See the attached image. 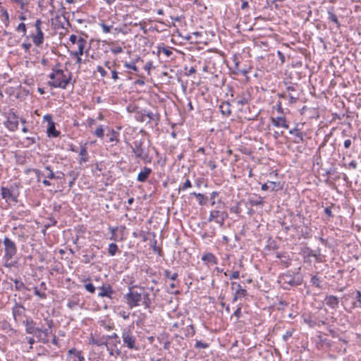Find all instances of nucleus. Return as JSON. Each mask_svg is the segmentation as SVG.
<instances>
[{
  "mask_svg": "<svg viewBox=\"0 0 361 361\" xmlns=\"http://www.w3.org/2000/svg\"><path fill=\"white\" fill-rule=\"evenodd\" d=\"M127 304L130 308L142 305L145 308H149L151 305L149 294L144 288H140L139 290H134L130 288V291L125 295Z\"/></svg>",
  "mask_w": 361,
  "mask_h": 361,
  "instance_id": "obj_1",
  "label": "nucleus"
},
{
  "mask_svg": "<svg viewBox=\"0 0 361 361\" xmlns=\"http://www.w3.org/2000/svg\"><path fill=\"white\" fill-rule=\"evenodd\" d=\"M17 30L18 31H22L23 33V35H25V33H26V25H25V24L23 23H20L18 25Z\"/></svg>",
  "mask_w": 361,
  "mask_h": 361,
  "instance_id": "obj_39",
  "label": "nucleus"
},
{
  "mask_svg": "<svg viewBox=\"0 0 361 361\" xmlns=\"http://www.w3.org/2000/svg\"><path fill=\"white\" fill-rule=\"evenodd\" d=\"M240 276V272L238 271H233L231 275V279H238Z\"/></svg>",
  "mask_w": 361,
  "mask_h": 361,
  "instance_id": "obj_51",
  "label": "nucleus"
},
{
  "mask_svg": "<svg viewBox=\"0 0 361 361\" xmlns=\"http://www.w3.org/2000/svg\"><path fill=\"white\" fill-rule=\"evenodd\" d=\"M117 250H118V246H117L116 244L111 243L109 245L108 252H109V255H111V256L115 255V254L116 253Z\"/></svg>",
  "mask_w": 361,
  "mask_h": 361,
  "instance_id": "obj_27",
  "label": "nucleus"
},
{
  "mask_svg": "<svg viewBox=\"0 0 361 361\" xmlns=\"http://www.w3.org/2000/svg\"><path fill=\"white\" fill-rule=\"evenodd\" d=\"M289 133L294 135L296 137L297 140H295V142L299 143L303 140V135L302 133H300L298 129H297V128L292 129L289 131Z\"/></svg>",
  "mask_w": 361,
  "mask_h": 361,
  "instance_id": "obj_21",
  "label": "nucleus"
},
{
  "mask_svg": "<svg viewBox=\"0 0 361 361\" xmlns=\"http://www.w3.org/2000/svg\"><path fill=\"white\" fill-rule=\"evenodd\" d=\"M351 145V140L350 139H348V140H345L344 141V147L345 148L348 149L350 147Z\"/></svg>",
  "mask_w": 361,
  "mask_h": 361,
  "instance_id": "obj_54",
  "label": "nucleus"
},
{
  "mask_svg": "<svg viewBox=\"0 0 361 361\" xmlns=\"http://www.w3.org/2000/svg\"><path fill=\"white\" fill-rule=\"evenodd\" d=\"M195 329L192 325L186 327L185 336L188 337L192 336L195 334Z\"/></svg>",
  "mask_w": 361,
  "mask_h": 361,
  "instance_id": "obj_32",
  "label": "nucleus"
},
{
  "mask_svg": "<svg viewBox=\"0 0 361 361\" xmlns=\"http://www.w3.org/2000/svg\"><path fill=\"white\" fill-rule=\"evenodd\" d=\"M218 196V192H213L212 194H211V196H210V199L212 200V205H214L215 204V201H214V199L215 197Z\"/></svg>",
  "mask_w": 361,
  "mask_h": 361,
  "instance_id": "obj_49",
  "label": "nucleus"
},
{
  "mask_svg": "<svg viewBox=\"0 0 361 361\" xmlns=\"http://www.w3.org/2000/svg\"><path fill=\"white\" fill-rule=\"evenodd\" d=\"M76 49L71 51V55L74 56H82L84 53V49L87 45V42L84 39L83 40H79V43L76 44Z\"/></svg>",
  "mask_w": 361,
  "mask_h": 361,
  "instance_id": "obj_9",
  "label": "nucleus"
},
{
  "mask_svg": "<svg viewBox=\"0 0 361 361\" xmlns=\"http://www.w3.org/2000/svg\"><path fill=\"white\" fill-rule=\"evenodd\" d=\"M109 137V142H118V133L115 132L114 130H111L109 133L106 134Z\"/></svg>",
  "mask_w": 361,
  "mask_h": 361,
  "instance_id": "obj_23",
  "label": "nucleus"
},
{
  "mask_svg": "<svg viewBox=\"0 0 361 361\" xmlns=\"http://www.w3.org/2000/svg\"><path fill=\"white\" fill-rule=\"evenodd\" d=\"M269 188H270L269 184L268 185L267 183H264L262 186V190H267Z\"/></svg>",
  "mask_w": 361,
  "mask_h": 361,
  "instance_id": "obj_61",
  "label": "nucleus"
},
{
  "mask_svg": "<svg viewBox=\"0 0 361 361\" xmlns=\"http://www.w3.org/2000/svg\"><path fill=\"white\" fill-rule=\"evenodd\" d=\"M42 21L40 19H37L35 21V27L36 28L37 32L42 31L41 28Z\"/></svg>",
  "mask_w": 361,
  "mask_h": 361,
  "instance_id": "obj_44",
  "label": "nucleus"
},
{
  "mask_svg": "<svg viewBox=\"0 0 361 361\" xmlns=\"http://www.w3.org/2000/svg\"><path fill=\"white\" fill-rule=\"evenodd\" d=\"M124 66L126 68L131 69V70H133V71H134L135 72H137L138 71V68L136 66L135 63L134 61L130 62V63L125 62L124 63Z\"/></svg>",
  "mask_w": 361,
  "mask_h": 361,
  "instance_id": "obj_29",
  "label": "nucleus"
},
{
  "mask_svg": "<svg viewBox=\"0 0 361 361\" xmlns=\"http://www.w3.org/2000/svg\"><path fill=\"white\" fill-rule=\"evenodd\" d=\"M47 133L49 136H52L54 137H56L59 135V132L56 130L54 123L53 122H50L49 123Z\"/></svg>",
  "mask_w": 361,
  "mask_h": 361,
  "instance_id": "obj_20",
  "label": "nucleus"
},
{
  "mask_svg": "<svg viewBox=\"0 0 361 361\" xmlns=\"http://www.w3.org/2000/svg\"><path fill=\"white\" fill-rule=\"evenodd\" d=\"M97 70L100 73L102 77H104L106 75V72L104 71V69L102 66H98L97 67Z\"/></svg>",
  "mask_w": 361,
  "mask_h": 361,
  "instance_id": "obj_46",
  "label": "nucleus"
},
{
  "mask_svg": "<svg viewBox=\"0 0 361 361\" xmlns=\"http://www.w3.org/2000/svg\"><path fill=\"white\" fill-rule=\"evenodd\" d=\"M1 195H2V197L4 199L9 197L11 196L10 190L6 188H1Z\"/></svg>",
  "mask_w": 361,
  "mask_h": 361,
  "instance_id": "obj_36",
  "label": "nucleus"
},
{
  "mask_svg": "<svg viewBox=\"0 0 361 361\" xmlns=\"http://www.w3.org/2000/svg\"><path fill=\"white\" fill-rule=\"evenodd\" d=\"M287 90L290 92L288 96H284V97H288L289 98V102L290 104L295 103L298 99H299V94L295 93V89L293 86H288L287 87ZM283 97V95H282Z\"/></svg>",
  "mask_w": 361,
  "mask_h": 361,
  "instance_id": "obj_12",
  "label": "nucleus"
},
{
  "mask_svg": "<svg viewBox=\"0 0 361 361\" xmlns=\"http://www.w3.org/2000/svg\"><path fill=\"white\" fill-rule=\"evenodd\" d=\"M191 195H194L195 197H196V198L198 200L200 204L202 205V204H204L205 203V200H207V198L202 194L192 192V193H191Z\"/></svg>",
  "mask_w": 361,
  "mask_h": 361,
  "instance_id": "obj_24",
  "label": "nucleus"
},
{
  "mask_svg": "<svg viewBox=\"0 0 361 361\" xmlns=\"http://www.w3.org/2000/svg\"><path fill=\"white\" fill-rule=\"evenodd\" d=\"M35 294L37 296H39V298H46L47 295L45 294V293H42L40 292L37 288H35Z\"/></svg>",
  "mask_w": 361,
  "mask_h": 361,
  "instance_id": "obj_43",
  "label": "nucleus"
},
{
  "mask_svg": "<svg viewBox=\"0 0 361 361\" xmlns=\"http://www.w3.org/2000/svg\"><path fill=\"white\" fill-rule=\"evenodd\" d=\"M202 259L207 262V264H216L217 259L216 257L212 253H207L202 256Z\"/></svg>",
  "mask_w": 361,
  "mask_h": 361,
  "instance_id": "obj_17",
  "label": "nucleus"
},
{
  "mask_svg": "<svg viewBox=\"0 0 361 361\" xmlns=\"http://www.w3.org/2000/svg\"><path fill=\"white\" fill-rule=\"evenodd\" d=\"M85 289H86L88 292H90V293H94V291H95V288H94V286H93V284H92V283H86V284L85 285Z\"/></svg>",
  "mask_w": 361,
  "mask_h": 361,
  "instance_id": "obj_38",
  "label": "nucleus"
},
{
  "mask_svg": "<svg viewBox=\"0 0 361 361\" xmlns=\"http://www.w3.org/2000/svg\"><path fill=\"white\" fill-rule=\"evenodd\" d=\"M146 116L150 119V120H155L156 115L153 114L152 112H147Z\"/></svg>",
  "mask_w": 361,
  "mask_h": 361,
  "instance_id": "obj_53",
  "label": "nucleus"
},
{
  "mask_svg": "<svg viewBox=\"0 0 361 361\" xmlns=\"http://www.w3.org/2000/svg\"><path fill=\"white\" fill-rule=\"evenodd\" d=\"M357 298L359 303V307H361V292L357 291Z\"/></svg>",
  "mask_w": 361,
  "mask_h": 361,
  "instance_id": "obj_56",
  "label": "nucleus"
},
{
  "mask_svg": "<svg viewBox=\"0 0 361 361\" xmlns=\"http://www.w3.org/2000/svg\"><path fill=\"white\" fill-rule=\"evenodd\" d=\"M113 293L114 290L109 285L102 286L99 288V297H108L111 298Z\"/></svg>",
  "mask_w": 361,
  "mask_h": 361,
  "instance_id": "obj_11",
  "label": "nucleus"
},
{
  "mask_svg": "<svg viewBox=\"0 0 361 361\" xmlns=\"http://www.w3.org/2000/svg\"><path fill=\"white\" fill-rule=\"evenodd\" d=\"M235 102L238 104V105H245L246 104H247L248 102V99L245 97H242L240 99H236L235 100Z\"/></svg>",
  "mask_w": 361,
  "mask_h": 361,
  "instance_id": "obj_40",
  "label": "nucleus"
},
{
  "mask_svg": "<svg viewBox=\"0 0 361 361\" xmlns=\"http://www.w3.org/2000/svg\"><path fill=\"white\" fill-rule=\"evenodd\" d=\"M279 185H280L279 183L269 182V186H270L271 190H279L280 188Z\"/></svg>",
  "mask_w": 361,
  "mask_h": 361,
  "instance_id": "obj_41",
  "label": "nucleus"
},
{
  "mask_svg": "<svg viewBox=\"0 0 361 361\" xmlns=\"http://www.w3.org/2000/svg\"><path fill=\"white\" fill-rule=\"evenodd\" d=\"M272 123L276 127H282L283 128H288V124L285 118V117L279 116L276 118H271Z\"/></svg>",
  "mask_w": 361,
  "mask_h": 361,
  "instance_id": "obj_14",
  "label": "nucleus"
},
{
  "mask_svg": "<svg viewBox=\"0 0 361 361\" xmlns=\"http://www.w3.org/2000/svg\"><path fill=\"white\" fill-rule=\"evenodd\" d=\"M151 173L152 170L150 168L144 167L138 173L137 180L140 182H145L148 178Z\"/></svg>",
  "mask_w": 361,
  "mask_h": 361,
  "instance_id": "obj_15",
  "label": "nucleus"
},
{
  "mask_svg": "<svg viewBox=\"0 0 361 361\" xmlns=\"http://www.w3.org/2000/svg\"><path fill=\"white\" fill-rule=\"evenodd\" d=\"M111 339L115 340V343H114L113 345H114L115 348L116 349L117 348L116 343L119 344L121 342L118 336L116 333H114L111 336H108V340H111Z\"/></svg>",
  "mask_w": 361,
  "mask_h": 361,
  "instance_id": "obj_31",
  "label": "nucleus"
},
{
  "mask_svg": "<svg viewBox=\"0 0 361 361\" xmlns=\"http://www.w3.org/2000/svg\"><path fill=\"white\" fill-rule=\"evenodd\" d=\"M83 39H84V38H82L81 37H78L75 35H71L70 36V41L73 44H76L79 43V40H83Z\"/></svg>",
  "mask_w": 361,
  "mask_h": 361,
  "instance_id": "obj_33",
  "label": "nucleus"
},
{
  "mask_svg": "<svg viewBox=\"0 0 361 361\" xmlns=\"http://www.w3.org/2000/svg\"><path fill=\"white\" fill-rule=\"evenodd\" d=\"M241 314V308L238 307L233 313V315L235 316L237 318H239Z\"/></svg>",
  "mask_w": 361,
  "mask_h": 361,
  "instance_id": "obj_52",
  "label": "nucleus"
},
{
  "mask_svg": "<svg viewBox=\"0 0 361 361\" xmlns=\"http://www.w3.org/2000/svg\"><path fill=\"white\" fill-rule=\"evenodd\" d=\"M195 347L197 349L207 348L209 347V344L206 343H203L200 341H197L195 343Z\"/></svg>",
  "mask_w": 361,
  "mask_h": 361,
  "instance_id": "obj_35",
  "label": "nucleus"
},
{
  "mask_svg": "<svg viewBox=\"0 0 361 361\" xmlns=\"http://www.w3.org/2000/svg\"><path fill=\"white\" fill-rule=\"evenodd\" d=\"M111 51L114 54H118L122 52V48L121 47H117L116 49H112Z\"/></svg>",
  "mask_w": 361,
  "mask_h": 361,
  "instance_id": "obj_58",
  "label": "nucleus"
},
{
  "mask_svg": "<svg viewBox=\"0 0 361 361\" xmlns=\"http://www.w3.org/2000/svg\"><path fill=\"white\" fill-rule=\"evenodd\" d=\"M102 30H103V32H109L111 31V27L110 26H108L105 24H102Z\"/></svg>",
  "mask_w": 361,
  "mask_h": 361,
  "instance_id": "obj_50",
  "label": "nucleus"
},
{
  "mask_svg": "<svg viewBox=\"0 0 361 361\" xmlns=\"http://www.w3.org/2000/svg\"><path fill=\"white\" fill-rule=\"evenodd\" d=\"M4 245V259L6 262L11 260L17 253V247L14 241L5 237L3 241Z\"/></svg>",
  "mask_w": 361,
  "mask_h": 361,
  "instance_id": "obj_3",
  "label": "nucleus"
},
{
  "mask_svg": "<svg viewBox=\"0 0 361 361\" xmlns=\"http://www.w3.org/2000/svg\"><path fill=\"white\" fill-rule=\"evenodd\" d=\"M122 338L124 345L129 349L136 348L135 337L133 334V331L129 329H124L122 332Z\"/></svg>",
  "mask_w": 361,
  "mask_h": 361,
  "instance_id": "obj_4",
  "label": "nucleus"
},
{
  "mask_svg": "<svg viewBox=\"0 0 361 361\" xmlns=\"http://www.w3.org/2000/svg\"><path fill=\"white\" fill-rule=\"evenodd\" d=\"M44 119H46V120H47V121H49V123L50 122H52V121H51V116H49V115H46V116H44Z\"/></svg>",
  "mask_w": 361,
  "mask_h": 361,
  "instance_id": "obj_64",
  "label": "nucleus"
},
{
  "mask_svg": "<svg viewBox=\"0 0 361 361\" xmlns=\"http://www.w3.org/2000/svg\"><path fill=\"white\" fill-rule=\"evenodd\" d=\"M35 334L39 336L44 343H47L49 341L48 336L49 334H51L50 327L44 330L37 329L35 331Z\"/></svg>",
  "mask_w": 361,
  "mask_h": 361,
  "instance_id": "obj_13",
  "label": "nucleus"
},
{
  "mask_svg": "<svg viewBox=\"0 0 361 361\" xmlns=\"http://www.w3.org/2000/svg\"><path fill=\"white\" fill-rule=\"evenodd\" d=\"M251 203L253 205L262 204L263 203V198L259 197L257 200H251Z\"/></svg>",
  "mask_w": 361,
  "mask_h": 361,
  "instance_id": "obj_45",
  "label": "nucleus"
},
{
  "mask_svg": "<svg viewBox=\"0 0 361 361\" xmlns=\"http://www.w3.org/2000/svg\"><path fill=\"white\" fill-rule=\"evenodd\" d=\"M93 343H95L97 345H103V344L105 345L106 346V348H107V350H109L110 355H114V354H116V355H119L120 353H121L120 350L118 348L114 349L111 347L110 348L109 346V345H111V343L109 341H106L104 343H99L97 341H93Z\"/></svg>",
  "mask_w": 361,
  "mask_h": 361,
  "instance_id": "obj_16",
  "label": "nucleus"
},
{
  "mask_svg": "<svg viewBox=\"0 0 361 361\" xmlns=\"http://www.w3.org/2000/svg\"><path fill=\"white\" fill-rule=\"evenodd\" d=\"M232 288L235 290L233 300L245 297L247 295V290L241 287V286L235 282L231 283Z\"/></svg>",
  "mask_w": 361,
  "mask_h": 361,
  "instance_id": "obj_8",
  "label": "nucleus"
},
{
  "mask_svg": "<svg viewBox=\"0 0 361 361\" xmlns=\"http://www.w3.org/2000/svg\"><path fill=\"white\" fill-rule=\"evenodd\" d=\"M80 164L87 161V151L85 147H81L80 150Z\"/></svg>",
  "mask_w": 361,
  "mask_h": 361,
  "instance_id": "obj_22",
  "label": "nucleus"
},
{
  "mask_svg": "<svg viewBox=\"0 0 361 361\" xmlns=\"http://www.w3.org/2000/svg\"><path fill=\"white\" fill-rule=\"evenodd\" d=\"M134 146L133 147V151L135 153V155L137 158H140L143 160H145L147 154L145 152L144 148L142 147L141 141H135L133 143Z\"/></svg>",
  "mask_w": 361,
  "mask_h": 361,
  "instance_id": "obj_6",
  "label": "nucleus"
},
{
  "mask_svg": "<svg viewBox=\"0 0 361 361\" xmlns=\"http://www.w3.org/2000/svg\"><path fill=\"white\" fill-rule=\"evenodd\" d=\"M22 47L25 49L26 51H28L31 47V44L30 43H23L22 44Z\"/></svg>",
  "mask_w": 361,
  "mask_h": 361,
  "instance_id": "obj_57",
  "label": "nucleus"
},
{
  "mask_svg": "<svg viewBox=\"0 0 361 361\" xmlns=\"http://www.w3.org/2000/svg\"><path fill=\"white\" fill-rule=\"evenodd\" d=\"M328 16H329V19L330 20H331L332 22L335 23L337 26H340V23H339V21L337 18V16L331 11H328Z\"/></svg>",
  "mask_w": 361,
  "mask_h": 361,
  "instance_id": "obj_28",
  "label": "nucleus"
},
{
  "mask_svg": "<svg viewBox=\"0 0 361 361\" xmlns=\"http://www.w3.org/2000/svg\"><path fill=\"white\" fill-rule=\"evenodd\" d=\"M135 84L139 85H144L145 81L142 79H138L135 82Z\"/></svg>",
  "mask_w": 361,
  "mask_h": 361,
  "instance_id": "obj_59",
  "label": "nucleus"
},
{
  "mask_svg": "<svg viewBox=\"0 0 361 361\" xmlns=\"http://www.w3.org/2000/svg\"><path fill=\"white\" fill-rule=\"evenodd\" d=\"M219 109L224 116H229L231 114V104L228 102H223L219 106Z\"/></svg>",
  "mask_w": 361,
  "mask_h": 361,
  "instance_id": "obj_18",
  "label": "nucleus"
},
{
  "mask_svg": "<svg viewBox=\"0 0 361 361\" xmlns=\"http://www.w3.org/2000/svg\"><path fill=\"white\" fill-rule=\"evenodd\" d=\"M324 212L329 216H332L331 209L330 207H326L324 209Z\"/></svg>",
  "mask_w": 361,
  "mask_h": 361,
  "instance_id": "obj_55",
  "label": "nucleus"
},
{
  "mask_svg": "<svg viewBox=\"0 0 361 361\" xmlns=\"http://www.w3.org/2000/svg\"><path fill=\"white\" fill-rule=\"evenodd\" d=\"M164 276L167 279H170L172 281H175L178 277V274L174 273L172 275L171 274V272L169 270L164 271Z\"/></svg>",
  "mask_w": 361,
  "mask_h": 361,
  "instance_id": "obj_30",
  "label": "nucleus"
},
{
  "mask_svg": "<svg viewBox=\"0 0 361 361\" xmlns=\"http://www.w3.org/2000/svg\"><path fill=\"white\" fill-rule=\"evenodd\" d=\"M292 333L290 331L286 332L285 335H283V338L286 340L288 337L291 336Z\"/></svg>",
  "mask_w": 361,
  "mask_h": 361,
  "instance_id": "obj_63",
  "label": "nucleus"
},
{
  "mask_svg": "<svg viewBox=\"0 0 361 361\" xmlns=\"http://www.w3.org/2000/svg\"><path fill=\"white\" fill-rule=\"evenodd\" d=\"M311 281L317 287L320 286V280L317 276H312L311 279Z\"/></svg>",
  "mask_w": 361,
  "mask_h": 361,
  "instance_id": "obj_42",
  "label": "nucleus"
},
{
  "mask_svg": "<svg viewBox=\"0 0 361 361\" xmlns=\"http://www.w3.org/2000/svg\"><path fill=\"white\" fill-rule=\"evenodd\" d=\"M49 85L53 87L66 89L71 80V73L68 70L53 69Z\"/></svg>",
  "mask_w": 361,
  "mask_h": 361,
  "instance_id": "obj_2",
  "label": "nucleus"
},
{
  "mask_svg": "<svg viewBox=\"0 0 361 361\" xmlns=\"http://www.w3.org/2000/svg\"><path fill=\"white\" fill-rule=\"evenodd\" d=\"M94 134L98 137H100V138H102L103 136H104V129L102 128V126H99L94 131Z\"/></svg>",
  "mask_w": 361,
  "mask_h": 361,
  "instance_id": "obj_34",
  "label": "nucleus"
},
{
  "mask_svg": "<svg viewBox=\"0 0 361 361\" xmlns=\"http://www.w3.org/2000/svg\"><path fill=\"white\" fill-rule=\"evenodd\" d=\"M324 302L331 309H336L339 305V299L334 295H327L324 299Z\"/></svg>",
  "mask_w": 361,
  "mask_h": 361,
  "instance_id": "obj_10",
  "label": "nucleus"
},
{
  "mask_svg": "<svg viewBox=\"0 0 361 361\" xmlns=\"http://www.w3.org/2000/svg\"><path fill=\"white\" fill-rule=\"evenodd\" d=\"M190 187H191V183H190V180L187 179L185 180V182L184 183L183 185L182 186L181 189L186 190L187 188H190Z\"/></svg>",
  "mask_w": 361,
  "mask_h": 361,
  "instance_id": "obj_47",
  "label": "nucleus"
},
{
  "mask_svg": "<svg viewBox=\"0 0 361 361\" xmlns=\"http://www.w3.org/2000/svg\"><path fill=\"white\" fill-rule=\"evenodd\" d=\"M151 65H152V63L150 62L147 63L146 65L145 66V69L148 71V72H149Z\"/></svg>",
  "mask_w": 361,
  "mask_h": 361,
  "instance_id": "obj_62",
  "label": "nucleus"
},
{
  "mask_svg": "<svg viewBox=\"0 0 361 361\" xmlns=\"http://www.w3.org/2000/svg\"><path fill=\"white\" fill-rule=\"evenodd\" d=\"M45 171L47 172V174H45V177L49 179H54L55 178H59V176H56L54 173L51 170L49 166L45 167Z\"/></svg>",
  "mask_w": 361,
  "mask_h": 361,
  "instance_id": "obj_25",
  "label": "nucleus"
},
{
  "mask_svg": "<svg viewBox=\"0 0 361 361\" xmlns=\"http://www.w3.org/2000/svg\"><path fill=\"white\" fill-rule=\"evenodd\" d=\"M70 353H73L75 359L74 361H84V357L81 355V353L76 351L75 350L71 349L69 350Z\"/></svg>",
  "mask_w": 361,
  "mask_h": 361,
  "instance_id": "obj_26",
  "label": "nucleus"
},
{
  "mask_svg": "<svg viewBox=\"0 0 361 361\" xmlns=\"http://www.w3.org/2000/svg\"><path fill=\"white\" fill-rule=\"evenodd\" d=\"M161 51L166 56H170L172 54V51L169 49L164 47Z\"/></svg>",
  "mask_w": 361,
  "mask_h": 361,
  "instance_id": "obj_48",
  "label": "nucleus"
},
{
  "mask_svg": "<svg viewBox=\"0 0 361 361\" xmlns=\"http://www.w3.org/2000/svg\"><path fill=\"white\" fill-rule=\"evenodd\" d=\"M228 214L224 212L213 210L210 212L208 218L209 221H215L217 224L222 226L224 224L225 219L227 218Z\"/></svg>",
  "mask_w": 361,
  "mask_h": 361,
  "instance_id": "obj_5",
  "label": "nucleus"
},
{
  "mask_svg": "<svg viewBox=\"0 0 361 361\" xmlns=\"http://www.w3.org/2000/svg\"><path fill=\"white\" fill-rule=\"evenodd\" d=\"M112 78L114 80L118 79V73L116 72V71H112Z\"/></svg>",
  "mask_w": 361,
  "mask_h": 361,
  "instance_id": "obj_60",
  "label": "nucleus"
},
{
  "mask_svg": "<svg viewBox=\"0 0 361 361\" xmlns=\"http://www.w3.org/2000/svg\"><path fill=\"white\" fill-rule=\"evenodd\" d=\"M19 118L14 114H9L7 118L6 126L11 131L18 128Z\"/></svg>",
  "mask_w": 361,
  "mask_h": 361,
  "instance_id": "obj_7",
  "label": "nucleus"
},
{
  "mask_svg": "<svg viewBox=\"0 0 361 361\" xmlns=\"http://www.w3.org/2000/svg\"><path fill=\"white\" fill-rule=\"evenodd\" d=\"M32 41L35 45L40 46L44 42L43 32H37V34L32 37Z\"/></svg>",
  "mask_w": 361,
  "mask_h": 361,
  "instance_id": "obj_19",
  "label": "nucleus"
},
{
  "mask_svg": "<svg viewBox=\"0 0 361 361\" xmlns=\"http://www.w3.org/2000/svg\"><path fill=\"white\" fill-rule=\"evenodd\" d=\"M290 277L289 276H283L282 277V280H283L284 283H288L291 286L296 285L297 283L295 282V281L290 279Z\"/></svg>",
  "mask_w": 361,
  "mask_h": 361,
  "instance_id": "obj_37",
  "label": "nucleus"
}]
</instances>
